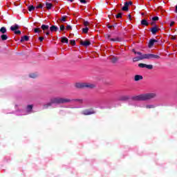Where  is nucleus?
I'll list each match as a JSON object with an SVG mask.
<instances>
[{
	"label": "nucleus",
	"instance_id": "1",
	"mask_svg": "<svg viewBox=\"0 0 177 177\" xmlns=\"http://www.w3.org/2000/svg\"><path fill=\"white\" fill-rule=\"evenodd\" d=\"M155 97H157V94L156 93H149L133 96L131 99L136 102H147V100L155 99Z\"/></svg>",
	"mask_w": 177,
	"mask_h": 177
},
{
	"label": "nucleus",
	"instance_id": "2",
	"mask_svg": "<svg viewBox=\"0 0 177 177\" xmlns=\"http://www.w3.org/2000/svg\"><path fill=\"white\" fill-rule=\"evenodd\" d=\"M55 100L57 102V104H66V103H71L73 100L69 98L64 97H55Z\"/></svg>",
	"mask_w": 177,
	"mask_h": 177
},
{
	"label": "nucleus",
	"instance_id": "3",
	"mask_svg": "<svg viewBox=\"0 0 177 177\" xmlns=\"http://www.w3.org/2000/svg\"><path fill=\"white\" fill-rule=\"evenodd\" d=\"M143 59H160V56L154 54H144Z\"/></svg>",
	"mask_w": 177,
	"mask_h": 177
},
{
	"label": "nucleus",
	"instance_id": "4",
	"mask_svg": "<svg viewBox=\"0 0 177 177\" xmlns=\"http://www.w3.org/2000/svg\"><path fill=\"white\" fill-rule=\"evenodd\" d=\"M52 104H57L55 97H53L50 99V102L44 105V109H48V107H50Z\"/></svg>",
	"mask_w": 177,
	"mask_h": 177
},
{
	"label": "nucleus",
	"instance_id": "5",
	"mask_svg": "<svg viewBox=\"0 0 177 177\" xmlns=\"http://www.w3.org/2000/svg\"><path fill=\"white\" fill-rule=\"evenodd\" d=\"M83 115H91L95 114V111L93 109H86L82 112Z\"/></svg>",
	"mask_w": 177,
	"mask_h": 177
},
{
	"label": "nucleus",
	"instance_id": "6",
	"mask_svg": "<svg viewBox=\"0 0 177 177\" xmlns=\"http://www.w3.org/2000/svg\"><path fill=\"white\" fill-rule=\"evenodd\" d=\"M160 30L161 29H160L157 25H155V26L151 28V32L153 34V35H156V34H157Z\"/></svg>",
	"mask_w": 177,
	"mask_h": 177
},
{
	"label": "nucleus",
	"instance_id": "7",
	"mask_svg": "<svg viewBox=\"0 0 177 177\" xmlns=\"http://www.w3.org/2000/svg\"><path fill=\"white\" fill-rule=\"evenodd\" d=\"M84 88H86L87 89H95L96 85L91 83H84Z\"/></svg>",
	"mask_w": 177,
	"mask_h": 177
},
{
	"label": "nucleus",
	"instance_id": "8",
	"mask_svg": "<svg viewBox=\"0 0 177 177\" xmlns=\"http://www.w3.org/2000/svg\"><path fill=\"white\" fill-rule=\"evenodd\" d=\"M75 86L77 88V89H84L85 88V83H76Z\"/></svg>",
	"mask_w": 177,
	"mask_h": 177
},
{
	"label": "nucleus",
	"instance_id": "9",
	"mask_svg": "<svg viewBox=\"0 0 177 177\" xmlns=\"http://www.w3.org/2000/svg\"><path fill=\"white\" fill-rule=\"evenodd\" d=\"M41 28L43 30L44 34H45L46 31H49V25L42 24Z\"/></svg>",
	"mask_w": 177,
	"mask_h": 177
},
{
	"label": "nucleus",
	"instance_id": "10",
	"mask_svg": "<svg viewBox=\"0 0 177 177\" xmlns=\"http://www.w3.org/2000/svg\"><path fill=\"white\" fill-rule=\"evenodd\" d=\"M155 42H158V41L154 39H151L148 44L149 48H153Z\"/></svg>",
	"mask_w": 177,
	"mask_h": 177
},
{
	"label": "nucleus",
	"instance_id": "11",
	"mask_svg": "<svg viewBox=\"0 0 177 177\" xmlns=\"http://www.w3.org/2000/svg\"><path fill=\"white\" fill-rule=\"evenodd\" d=\"M122 10L124 12H128L129 10V6L128 5V2L124 3V6L122 8Z\"/></svg>",
	"mask_w": 177,
	"mask_h": 177
},
{
	"label": "nucleus",
	"instance_id": "12",
	"mask_svg": "<svg viewBox=\"0 0 177 177\" xmlns=\"http://www.w3.org/2000/svg\"><path fill=\"white\" fill-rule=\"evenodd\" d=\"M59 30V28L55 25H53L50 27V31H51V32H57V31Z\"/></svg>",
	"mask_w": 177,
	"mask_h": 177
},
{
	"label": "nucleus",
	"instance_id": "13",
	"mask_svg": "<svg viewBox=\"0 0 177 177\" xmlns=\"http://www.w3.org/2000/svg\"><path fill=\"white\" fill-rule=\"evenodd\" d=\"M119 59L120 58H118V57H112L110 58L111 63H113V64H115V63H117Z\"/></svg>",
	"mask_w": 177,
	"mask_h": 177
},
{
	"label": "nucleus",
	"instance_id": "14",
	"mask_svg": "<svg viewBox=\"0 0 177 177\" xmlns=\"http://www.w3.org/2000/svg\"><path fill=\"white\" fill-rule=\"evenodd\" d=\"M29 40H30V37H28L27 35H25V36L21 37V43L25 42V41L27 42Z\"/></svg>",
	"mask_w": 177,
	"mask_h": 177
},
{
	"label": "nucleus",
	"instance_id": "15",
	"mask_svg": "<svg viewBox=\"0 0 177 177\" xmlns=\"http://www.w3.org/2000/svg\"><path fill=\"white\" fill-rule=\"evenodd\" d=\"M80 44L82 45L83 46H89L91 45V41H80Z\"/></svg>",
	"mask_w": 177,
	"mask_h": 177
},
{
	"label": "nucleus",
	"instance_id": "16",
	"mask_svg": "<svg viewBox=\"0 0 177 177\" xmlns=\"http://www.w3.org/2000/svg\"><path fill=\"white\" fill-rule=\"evenodd\" d=\"M143 55H141L140 57H136L134 58H133V62H139L140 60H143Z\"/></svg>",
	"mask_w": 177,
	"mask_h": 177
},
{
	"label": "nucleus",
	"instance_id": "17",
	"mask_svg": "<svg viewBox=\"0 0 177 177\" xmlns=\"http://www.w3.org/2000/svg\"><path fill=\"white\" fill-rule=\"evenodd\" d=\"M19 26L17 24H15L14 26H10L11 31H16L17 30H19Z\"/></svg>",
	"mask_w": 177,
	"mask_h": 177
},
{
	"label": "nucleus",
	"instance_id": "18",
	"mask_svg": "<svg viewBox=\"0 0 177 177\" xmlns=\"http://www.w3.org/2000/svg\"><path fill=\"white\" fill-rule=\"evenodd\" d=\"M140 80H143V76L140 75H136L134 77L135 81H140Z\"/></svg>",
	"mask_w": 177,
	"mask_h": 177
},
{
	"label": "nucleus",
	"instance_id": "19",
	"mask_svg": "<svg viewBox=\"0 0 177 177\" xmlns=\"http://www.w3.org/2000/svg\"><path fill=\"white\" fill-rule=\"evenodd\" d=\"M110 41H112L113 42H120L121 41V38L120 37H116V38H111L109 39Z\"/></svg>",
	"mask_w": 177,
	"mask_h": 177
},
{
	"label": "nucleus",
	"instance_id": "20",
	"mask_svg": "<svg viewBox=\"0 0 177 177\" xmlns=\"http://www.w3.org/2000/svg\"><path fill=\"white\" fill-rule=\"evenodd\" d=\"M71 100L72 102H77V103H80V104H82V103H84V100L82 99H73Z\"/></svg>",
	"mask_w": 177,
	"mask_h": 177
},
{
	"label": "nucleus",
	"instance_id": "21",
	"mask_svg": "<svg viewBox=\"0 0 177 177\" xmlns=\"http://www.w3.org/2000/svg\"><path fill=\"white\" fill-rule=\"evenodd\" d=\"M61 42L63 44H68V39H67L66 37H62Z\"/></svg>",
	"mask_w": 177,
	"mask_h": 177
},
{
	"label": "nucleus",
	"instance_id": "22",
	"mask_svg": "<svg viewBox=\"0 0 177 177\" xmlns=\"http://www.w3.org/2000/svg\"><path fill=\"white\" fill-rule=\"evenodd\" d=\"M141 25L147 26H149V22H147V20H146V19H142L141 21Z\"/></svg>",
	"mask_w": 177,
	"mask_h": 177
},
{
	"label": "nucleus",
	"instance_id": "23",
	"mask_svg": "<svg viewBox=\"0 0 177 177\" xmlns=\"http://www.w3.org/2000/svg\"><path fill=\"white\" fill-rule=\"evenodd\" d=\"M46 9L49 10L52 9V6H53V5L51 3H46Z\"/></svg>",
	"mask_w": 177,
	"mask_h": 177
},
{
	"label": "nucleus",
	"instance_id": "24",
	"mask_svg": "<svg viewBox=\"0 0 177 177\" xmlns=\"http://www.w3.org/2000/svg\"><path fill=\"white\" fill-rule=\"evenodd\" d=\"M88 31H89L88 27L82 28V32H84V34H88Z\"/></svg>",
	"mask_w": 177,
	"mask_h": 177
},
{
	"label": "nucleus",
	"instance_id": "25",
	"mask_svg": "<svg viewBox=\"0 0 177 177\" xmlns=\"http://www.w3.org/2000/svg\"><path fill=\"white\" fill-rule=\"evenodd\" d=\"M1 38L2 41H6V39H8V35L3 34L1 35Z\"/></svg>",
	"mask_w": 177,
	"mask_h": 177
},
{
	"label": "nucleus",
	"instance_id": "26",
	"mask_svg": "<svg viewBox=\"0 0 177 177\" xmlns=\"http://www.w3.org/2000/svg\"><path fill=\"white\" fill-rule=\"evenodd\" d=\"M30 78H37L38 77V75L37 73H30L29 74Z\"/></svg>",
	"mask_w": 177,
	"mask_h": 177
},
{
	"label": "nucleus",
	"instance_id": "27",
	"mask_svg": "<svg viewBox=\"0 0 177 177\" xmlns=\"http://www.w3.org/2000/svg\"><path fill=\"white\" fill-rule=\"evenodd\" d=\"M29 12H32V10H35V7L34 6H30L28 7Z\"/></svg>",
	"mask_w": 177,
	"mask_h": 177
},
{
	"label": "nucleus",
	"instance_id": "28",
	"mask_svg": "<svg viewBox=\"0 0 177 177\" xmlns=\"http://www.w3.org/2000/svg\"><path fill=\"white\" fill-rule=\"evenodd\" d=\"M0 32H1V34H6V28L1 27V29H0Z\"/></svg>",
	"mask_w": 177,
	"mask_h": 177
},
{
	"label": "nucleus",
	"instance_id": "29",
	"mask_svg": "<svg viewBox=\"0 0 177 177\" xmlns=\"http://www.w3.org/2000/svg\"><path fill=\"white\" fill-rule=\"evenodd\" d=\"M146 66H147L146 64L140 63V64H138V67H140V68H146Z\"/></svg>",
	"mask_w": 177,
	"mask_h": 177
},
{
	"label": "nucleus",
	"instance_id": "30",
	"mask_svg": "<svg viewBox=\"0 0 177 177\" xmlns=\"http://www.w3.org/2000/svg\"><path fill=\"white\" fill-rule=\"evenodd\" d=\"M146 109H154L156 107V106L153 105V104H148L146 105Z\"/></svg>",
	"mask_w": 177,
	"mask_h": 177
},
{
	"label": "nucleus",
	"instance_id": "31",
	"mask_svg": "<svg viewBox=\"0 0 177 177\" xmlns=\"http://www.w3.org/2000/svg\"><path fill=\"white\" fill-rule=\"evenodd\" d=\"M116 19H121L122 17V13L119 12L118 15H115Z\"/></svg>",
	"mask_w": 177,
	"mask_h": 177
},
{
	"label": "nucleus",
	"instance_id": "32",
	"mask_svg": "<svg viewBox=\"0 0 177 177\" xmlns=\"http://www.w3.org/2000/svg\"><path fill=\"white\" fill-rule=\"evenodd\" d=\"M121 100H123V101L129 100V96H124L121 98Z\"/></svg>",
	"mask_w": 177,
	"mask_h": 177
},
{
	"label": "nucleus",
	"instance_id": "33",
	"mask_svg": "<svg viewBox=\"0 0 177 177\" xmlns=\"http://www.w3.org/2000/svg\"><path fill=\"white\" fill-rule=\"evenodd\" d=\"M158 20H160V18L158 17H152V21H158Z\"/></svg>",
	"mask_w": 177,
	"mask_h": 177
},
{
	"label": "nucleus",
	"instance_id": "34",
	"mask_svg": "<svg viewBox=\"0 0 177 177\" xmlns=\"http://www.w3.org/2000/svg\"><path fill=\"white\" fill-rule=\"evenodd\" d=\"M59 30L60 31H64L66 30V27L64 26V25H61L59 26Z\"/></svg>",
	"mask_w": 177,
	"mask_h": 177
},
{
	"label": "nucleus",
	"instance_id": "35",
	"mask_svg": "<svg viewBox=\"0 0 177 177\" xmlns=\"http://www.w3.org/2000/svg\"><path fill=\"white\" fill-rule=\"evenodd\" d=\"M32 107H33L32 105H28V106H27V110H28V111H31V110H32Z\"/></svg>",
	"mask_w": 177,
	"mask_h": 177
},
{
	"label": "nucleus",
	"instance_id": "36",
	"mask_svg": "<svg viewBox=\"0 0 177 177\" xmlns=\"http://www.w3.org/2000/svg\"><path fill=\"white\" fill-rule=\"evenodd\" d=\"M148 68V70H153V65H146V68Z\"/></svg>",
	"mask_w": 177,
	"mask_h": 177
},
{
	"label": "nucleus",
	"instance_id": "37",
	"mask_svg": "<svg viewBox=\"0 0 177 177\" xmlns=\"http://www.w3.org/2000/svg\"><path fill=\"white\" fill-rule=\"evenodd\" d=\"M14 33L16 35H20V34H21V31L20 30H15L14 31Z\"/></svg>",
	"mask_w": 177,
	"mask_h": 177
},
{
	"label": "nucleus",
	"instance_id": "38",
	"mask_svg": "<svg viewBox=\"0 0 177 177\" xmlns=\"http://www.w3.org/2000/svg\"><path fill=\"white\" fill-rule=\"evenodd\" d=\"M66 19H67V16L64 15L62 17L61 21H66Z\"/></svg>",
	"mask_w": 177,
	"mask_h": 177
},
{
	"label": "nucleus",
	"instance_id": "39",
	"mask_svg": "<svg viewBox=\"0 0 177 177\" xmlns=\"http://www.w3.org/2000/svg\"><path fill=\"white\" fill-rule=\"evenodd\" d=\"M84 26L85 27H88V26H89V22H88V21H85L84 22Z\"/></svg>",
	"mask_w": 177,
	"mask_h": 177
},
{
	"label": "nucleus",
	"instance_id": "40",
	"mask_svg": "<svg viewBox=\"0 0 177 177\" xmlns=\"http://www.w3.org/2000/svg\"><path fill=\"white\" fill-rule=\"evenodd\" d=\"M42 8H44V6H42V4H39V6L36 7V9H42Z\"/></svg>",
	"mask_w": 177,
	"mask_h": 177
},
{
	"label": "nucleus",
	"instance_id": "41",
	"mask_svg": "<svg viewBox=\"0 0 177 177\" xmlns=\"http://www.w3.org/2000/svg\"><path fill=\"white\" fill-rule=\"evenodd\" d=\"M35 32H41L42 30H39V28H36L34 30Z\"/></svg>",
	"mask_w": 177,
	"mask_h": 177
},
{
	"label": "nucleus",
	"instance_id": "42",
	"mask_svg": "<svg viewBox=\"0 0 177 177\" xmlns=\"http://www.w3.org/2000/svg\"><path fill=\"white\" fill-rule=\"evenodd\" d=\"M70 42L73 46L75 45V40H70Z\"/></svg>",
	"mask_w": 177,
	"mask_h": 177
},
{
	"label": "nucleus",
	"instance_id": "43",
	"mask_svg": "<svg viewBox=\"0 0 177 177\" xmlns=\"http://www.w3.org/2000/svg\"><path fill=\"white\" fill-rule=\"evenodd\" d=\"M44 37H39V40L40 41V42H42V41H44Z\"/></svg>",
	"mask_w": 177,
	"mask_h": 177
},
{
	"label": "nucleus",
	"instance_id": "44",
	"mask_svg": "<svg viewBox=\"0 0 177 177\" xmlns=\"http://www.w3.org/2000/svg\"><path fill=\"white\" fill-rule=\"evenodd\" d=\"M150 24H151V26H154V27L156 26V22H154V21H151V22L150 23Z\"/></svg>",
	"mask_w": 177,
	"mask_h": 177
},
{
	"label": "nucleus",
	"instance_id": "45",
	"mask_svg": "<svg viewBox=\"0 0 177 177\" xmlns=\"http://www.w3.org/2000/svg\"><path fill=\"white\" fill-rule=\"evenodd\" d=\"M66 30H72L71 26L68 25V26H66Z\"/></svg>",
	"mask_w": 177,
	"mask_h": 177
},
{
	"label": "nucleus",
	"instance_id": "46",
	"mask_svg": "<svg viewBox=\"0 0 177 177\" xmlns=\"http://www.w3.org/2000/svg\"><path fill=\"white\" fill-rule=\"evenodd\" d=\"M81 3H86V0H80Z\"/></svg>",
	"mask_w": 177,
	"mask_h": 177
},
{
	"label": "nucleus",
	"instance_id": "47",
	"mask_svg": "<svg viewBox=\"0 0 177 177\" xmlns=\"http://www.w3.org/2000/svg\"><path fill=\"white\" fill-rule=\"evenodd\" d=\"M136 55H139V56H143V55L140 52H137Z\"/></svg>",
	"mask_w": 177,
	"mask_h": 177
},
{
	"label": "nucleus",
	"instance_id": "48",
	"mask_svg": "<svg viewBox=\"0 0 177 177\" xmlns=\"http://www.w3.org/2000/svg\"><path fill=\"white\" fill-rule=\"evenodd\" d=\"M129 20H132V16L131 15V14L129 15Z\"/></svg>",
	"mask_w": 177,
	"mask_h": 177
},
{
	"label": "nucleus",
	"instance_id": "49",
	"mask_svg": "<svg viewBox=\"0 0 177 177\" xmlns=\"http://www.w3.org/2000/svg\"><path fill=\"white\" fill-rule=\"evenodd\" d=\"M174 24H175V21H171L170 23V27H172V26H174Z\"/></svg>",
	"mask_w": 177,
	"mask_h": 177
},
{
	"label": "nucleus",
	"instance_id": "50",
	"mask_svg": "<svg viewBox=\"0 0 177 177\" xmlns=\"http://www.w3.org/2000/svg\"><path fill=\"white\" fill-rule=\"evenodd\" d=\"M47 32H44L46 34V35H49L50 32L49 30H46Z\"/></svg>",
	"mask_w": 177,
	"mask_h": 177
},
{
	"label": "nucleus",
	"instance_id": "51",
	"mask_svg": "<svg viewBox=\"0 0 177 177\" xmlns=\"http://www.w3.org/2000/svg\"><path fill=\"white\" fill-rule=\"evenodd\" d=\"M105 37L106 38H110L111 36L110 35H106Z\"/></svg>",
	"mask_w": 177,
	"mask_h": 177
},
{
	"label": "nucleus",
	"instance_id": "52",
	"mask_svg": "<svg viewBox=\"0 0 177 177\" xmlns=\"http://www.w3.org/2000/svg\"><path fill=\"white\" fill-rule=\"evenodd\" d=\"M132 3H133L132 1H129L128 2V6H129V5L131 6V5H132Z\"/></svg>",
	"mask_w": 177,
	"mask_h": 177
},
{
	"label": "nucleus",
	"instance_id": "53",
	"mask_svg": "<svg viewBox=\"0 0 177 177\" xmlns=\"http://www.w3.org/2000/svg\"><path fill=\"white\" fill-rule=\"evenodd\" d=\"M132 52H133V53H135V55H136V53H138V52H136V50H135V49H133Z\"/></svg>",
	"mask_w": 177,
	"mask_h": 177
},
{
	"label": "nucleus",
	"instance_id": "54",
	"mask_svg": "<svg viewBox=\"0 0 177 177\" xmlns=\"http://www.w3.org/2000/svg\"><path fill=\"white\" fill-rule=\"evenodd\" d=\"M171 39H176V37H175V36H171Z\"/></svg>",
	"mask_w": 177,
	"mask_h": 177
},
{
	"label": "nucleus",
	"instance_id": "55",
	"mask_svg": "<svg viewBox=\"0 0 177 177\" xmlns=\"http://www.w3.org/2000/svg\"><path fill=\"white\" fill-rule=\"evenodd\" d=\"M108 28H113V26L108 25Z\"/></svg>",
	"mask_w": 177,
	"mask_h": 177
},
{
	"label": "nucleus",
	"instance_id": "56",
	"mask_svg": "<svg viewBox=\"0 0 177 177\" xmlns=\"http://www.w3.org/2000/svg\"><path fill=\"white\" fill-rule=\"evenodd\" d=\"M175 13H177V5L176 6Z\"/></svg>",
	"mask_w": 177,
	"mask_h": 177
},
{
	"label": "nucleus",
	"instance_id": "57",
	"mask_svg": "<svg viewBox=\"0 0 177 177\" xmlns=\"http://www.w3.org/2000/svg\"><path fill=\"white\" fill-rule=\"evenodd\" d=\"M68 2H74V0H67Z\"/></svg>",
	"mask_w": 177,
	"mask_h": 177
},
{
	"label": "nucleus",
	"instance_id": "58",
	"mask_svg": "<svg viewBox=\"0 0 177 177\" xmlns=\"http://www.w3.org/2000/svg\"><path fill=\"white\" fill-rule=\"evenodd\" d=\"M113 27H117V24L113 26Z\"/></svg>",
	"mask_w": 177,
	"mask_h": 177
},
{
	"label": "nucleus",
	"instance_id": "59",
	"mask_svg": "<svg viewBox=\"0 0 177 177\" xmlns=\"http://www.w3.org/2000/svg\"><path fill=\"white\" fill-rule=\"evenodd\" d=\"M149 1H151V0H149Z\"/></svg>",
	"mask_w": 177,
	"mask_h": 177
}]
</instances>
